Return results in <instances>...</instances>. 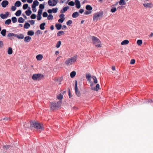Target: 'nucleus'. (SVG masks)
<instances>
[{"instance_id": "c85d7f7f", "label": "nucleus", "mask_w": 153, "mask_h": 153, "mask_svg": "<svg viewBox=\"0 0 153 153\" xmlns=\"http://www.w3.org/2000/svg\"><path fill=\"white\" fill-rule=\"evenodd\" d=\"M27 34L29 36H32L34 35V32L32 30H29L27 32Z\"/></svg>"}, {"instance_id": "a18cd8bd", "label": "nucleus", "mask_w": 153, "mask_h": 153, "mask_svg": "<svg viewBox=\"0 0 153 153\" xmlns=\"http://www.w3.org/2000/svg\"><path fill=\"white\" fill-rule=\"evenodd\" d=\"M91 13V11H85V12L84 13V14L85 15H88L89 14H90Z\"/></svg>"}, {"instance_id": "3c124183", "label": "nucleus", "mask_w": 153, "mask_h": 153, "mask_svg": "<svg viewBox=\"0 0 153 153\" xmlns=\"http://www.w3.org/2000/svg\"><path fill=\"white\" fill-rule=\"evenodd\" d=\"M31 18L33 19H34L36 18V15L34 14H33L31 15L30 16Z\"/></svg>"}, {"instance_id": "c9c22d12", "label": "nucleus", "mask_w": 153, "mask_h": 153, "mask_svg": "<svg viewBox=\"0 0 153 153\" xmlns=\"http://www.w3.org/2000/svg\"><path fill=\"white\" fill-rule=\"evenodd\" d=\"M64 34V32L63 31H59L57 33V35L58 36H60L62 35H63Z\"/></svg>"}, {"instance_id": "680f3d73", "label": "nucleus", "mask_w": 153, "mask_h": 153, "mask_svg": "<svg viewBox=\"0 0 153 153\" xmlns=\"http://www.w3.org/2000/svg\"><path fill=\"white\" fill-rule=\"evenodd\" d=\"M42 17L41 16L38 15L37 17V19L38 20H40L41 19Z\"/></svg>"}, {"instance_id": "72a5a7b5", "label": "nucleus", "mask_w": 153, "mask_h": 153, "mask_svg": "<svg viewBox=\"0 0 153 153\" xmlns=\"http://www.w3.org/2000/svg\"><path fill=\"white\" fill-rule=\"evenodd\" d=\"M6 31L5 29H3L1 31V33L3 36H4L6 35Z\"/></svg>"}, {"instance_id": "cd10ccee", "label": "nucleus", "mask_w": 153, "mask_h": 153, "mask_svg": "<svg viewBox=\"0 0 153 153\" xmlns=\"http://www.w3.org/2000/svg\"><path fill=\"white\" fill-rule=\"evenodd\" d=\"M26 15L27 16H30L32 13V12L30 10H28L25 11Z\"/></svg>"}, {"instance_id": "de8ad7c7", "label": "nucleus", "mask_w": 153, "mask_h": 153, "mask_svg": "<svg viewBox=\"0 0 153 153\" xmlns=\"http://www.w3.org/2000/svg\"><path fill=\"white\" fill-rule=\"evenodd\" d=\"M57 98L58 99L61 100L63 98V96L61 94H60L57 97Z\"/></svg>"}, {"instance_id": "7c9ffc66", "label": "nucleus", "mask_w": 153, "mask_h": 153, "mask_svg": "<svg viewBox=\"0 0 153 153\" xmlns=\"http://www.w3.org/2000/svg\"><path fill=\"white\" fill-rule=\"evenodd\" d=\"M30 26V24L27 23H25L24 25V27L25 29L28 28Z\"/></svg>"}, {"instance_id": "7ed1b4c3", "label": "nucleus", "mask_w": 153, "mask_h": 153, "mask_svg": "<svg viewBox=\"0 0 153 153\" xmlns=\"http://www.w3.org/2000/svg\"><path fill=\"white\" fill-rule=\"evenodd\" d=\"M77 58V55H75L73 57L68 58L65 62V63L67 66H70L75 63Z\"/></svg>"}, {"instance_id": "603ef678", "label": "nucleus", "mask_w": 153, "mask_h": 153, "mask_svg": "<svg viewBox=\"0 0 153 153\" xmlns=\"http://www.w3.org/2000/svg\"><path fill=\"white\" fill-rule=\"evenodd\" d=\"M40 9H43L45 8V6L44 4H40L39 6Z\"/></svg>"}, {"instance_id": "c756f323", "label": "nucleus", "mask_w": 153, "mask_h": 153, "mask_svg": "<svg viewBox=\"0 0 153 153\" xmlns=\"http://www.w3.org/2000/svg\"><path fill=\"white\" fill-rule=\"evenodd\" d=\"M25 20L22 17H20L18 19V22L20 23H22L24 22Z\"/></svg>"}, {"instance_id": "a211bd4d", "label": "nucleus", "mask_w": 153, "mask_h": 153, "mask_svg": "<svg viewBox=\"0 0 153 153\" xmlns=\"http://www.w3.org/2000/svg\"><path fill=\"white\" fill-rule=\"evenodd\" d=\"M62 26L60 24L56 23L55 24V27L58 30H60L62 27Z\"/></svg>"}, {"instance_id": "aec40b11", "label": "nucleus", "mask_w": 153, "mask_h": 153, "mask_svg": "<svg viewBox=\"0 0 153 153\" xmlns=\"http://www.w3.org/2000/svg\"><path fill=\"white\" fill-rule=\"evenodd\" d=\"M85 9L87 10L91 11L92 9V7L90 5H87L85 7Z\"/></svg>"}, {"instance_id": "e2e57ef3", "label": "nucleus", "mask_w": 153, "mask_h": 153, "mask_svg": "<svg viewBox=\"0 0 153 153\" xmlns=\"http://www.w3.org/2000/svg\"><path fill=\"white\" fill-rule=\"evenodd\" d=\"M48 12L49 13H53V11L52 9H49L48 10Z\"/></svg>"}, {"instance_id": "58836bf2", "label": "nucleus", "mask_w": 153, "mask_h": 153, "mask_svg": "<svg viewBox=\"0 0 153 153\" xmlns=\"http://www.w3.org/2000/svg\"><path fill=\"white\" fill-rule=\"evenodd\" d=\"M53 19V16L51 14L49 15L47 17V19L49 20H52Z\"/></svg>"}, {"instance_id": "4c0bfd02", "label": "nucleus", "mask_w": 153, "mask_h": 153, "mask_svg": "<svg viewBox=\"0 0 153 153\" xmlns=\"http://www.w3.org/2000/svg\"><path fill=\"white\" fill-rule=\"evenodd\" d=\"M24 35L22 34L18 35V38L19 39H23L24 38Z\"/></svg>"}, {"instance_id": "9d476101", "label": "nucleus", "mask_w": 153, "mask_h": 153, "mask_svg": "<svg viewBox=\"0 0 153 153\" xmlns=\"http://www.w3.org/2000/svg\"><path fill=\"white\" fill-rule=\"evenodd\" d=\"M143 5L146 8H151L153 6V4L152 3H144L143 4Z\"/></svg>"}, {"instance_id": "a878e982", "label": "nucleus", "mask_w": 153, "mask_h": 153, "mask_svg": "<svg viewBox=\"0 0 153 153\" xmlns=\"http://www.w3.org/2000/svg\"><path fill=\"white\" fill-rule=\"evenodd\" d=\"M76 75V72L75 71H72L70 74V76L71 78H73L75 77Z\"/></svg>"}, {"instance_id": "4d7b16f0", "label": "nucleus", "mask_w": 153, "mask_h": 153, "mask_svg": "<svg viewBox=\"0 0 153 153\" xmlns=\"http://www.w3.org/2000/svg\"><path fill=\"white\" fill-rule=\"evenodd\" d=\"M72 23V22L71 20H68L67 22V24L68 25L71 24Z\"/></svg>"}, {"instance_id": "0e129e2a", "label": "nucleus", "mask_w": 153, "mask_h": 153, "mask_svg": "<svg viewBox=\"0 0 153 153\" xmlns=\"http://www.w3.org/2000/svg\"><path fill=\"white\" fill-rule=\"evenodd\" d=\"M9 148L8 146H3V148L4 150L7 149H8Z\"/></svg>"}, {"instance_id": "4be33fe9", "label": "nucleus", "mask_w": 153, "mask_h": 153, "mask_svg": "<svg viewBox=\"0 0 153 153\" xmlns=\"http://www.w3.org/2000/svg\"><path fill=\"white\" fill-rule=\"evenodd\" d=\"M39 4V2L37 0L34 1L33 2V4L32 5V6H34V7H36V6L38 5Z\"/></svg>"}, {"instance_id": "5fc2aeb1", "label": "nucleus", "mask_w": 153, "mask_h": 153, "mask_svg": "<svg viewBox=\"0 0 153 153\" xmlns=\"http://www.w3.org/2000/svg\"><path fill=\"white\" fill-rule=\"evenodd\" d=\"M116 10V8L115 7H114L111 9V11L112 13L115 12Z\"/></svg>"}, {"instance_id": "6ab92c4d", "label": "nucleus", "mask_w": 153, "mask_h": 153, "mask_svg": "<svg viewBox=\"0 0 153 153\" xmlns=\"http://www.w3.org/2000/svg\"><path fill=\"white\" fill-rule=\"evenodd\" d=\"M69 8V7L68 6L64 7L63 8V9L61 10V12L62 13H63L65 12V11H67V10Z\"/></svg>"}, {"instance_id": "79ce46f5", "label": "nucleus", "mask_w": 153, "mask_h": 153, "mask_svg": "<svg viewBox=\"0 0 153 153\" xmlns=\"http://www.w3.org/2000/svg\"><path fill=\"white\" fill-rule=\"evenodd\" d=\"M53 13H56L57 12L58 10L57 8H54L52 9Z\"/></svg>"}, {"instance_id": "4468645a", "label": "nucleus", "mask_w": 153, "mask_h": 153, "mask_svg": "<svg viewBox=\"0 0 153 153\" xmlns=\"http://www.w3.org/2000/svg\"><path fill=\"white\" fill-rule=\"evenodd\" d=\"M36 57L37 60L40 61L43 58V56L42 54H39L36 56Z\"/></svg>"}, {"instance_id": "f704fd0d", "label": "nucleus", "mask_w": 153, "mask_h": 153, "mask_svg": "<svg viewBox=\"0 0 153 153\" xmlns=\"http://www.w3.org/2000/svg\"><path fill=\"white\" fill-rule=\"evenodd\" d=\"M11 23V20L10 19H8L5 22V24L6 25H9Z\"/></svg>"}, {"instance_id": "f3484780", "label": "nucleus", "mask_w": 153, "mask_h": 153, "mask_svg": "<svg viewBox=\"0 0 153 153\" xmlns=\"http://www.w3.org/2000/svg\"><path fill=\"white\" fill-rule=\"evenodd\" d=\"M79 15V13L78 12H74L72 15V17L74 18H76Z\"/></svg>"}, {"instance_id": "8fccbe9b", "label": "nucleus", "mask_w": 153, "mask_h": 153, "mask_svg": "<svg viewBox=\"0 0 153 153\" xmlns=\"http://www.w3.org/2000/svg\"><path fill=\"white\" fill-rule=\"evenodd\" d=\"M16 9V6H12L11 7V10L13 11H15Z\"/></svg>"}, {"instance_id": "1a4fd4ad", "label": "nucleus", "mask_w": 153, "mask_h": 153, "mask_svg": "<svg viewBox=\"0 0 153 153\" xmlns=\"http://www.w3.org/2000/svg\"><path fill=\"white\" fill-rule=\"evenodd\" d=\"M75 91L76 95L79 97L81 95L80 91L78 90L77 88V82L76 80L75 81Z\"/></svg>"}, {"instance_id": "49530a36", "label": "nucleus", "mask_w": 153, "mask_h": 153, "mask_svg": "<svg viewBox=\"0 0 153 153\" xmlns=\"http://www.w3.org/2000/svg\"><path fill=\"white\" fill-rule=\"evenodd\" d=\"M42 10L39 9L38 12V15L41 16L42 13Z\"/></svg>"}, {"instance_id": "39448f33", "label": "nucleus", "mask_w": 153, "mask_h": 153, "mask_svg": "<svg viewBox=\"0 0 153 153\" xmlns=\"http://www.w3.org/2000/svg\"><path fill=\"white\" fill-rule=\"evenodd\" d=\"M103 13L102 12H99L95 13L93 15V20L97 22L100 20L103 16Z\"/></svg>"}, {"instance_id": "864d4df0", "label": "nucleus", "mask_w": 153, "mask_h": 153, "mask_svg": "<svg viewBox=\"0 0 153 153\" xmlns=\"http://www.w3.org/2000/svg\"><path fill=\"white\" fill-rule=\"evenodd\" d=\"M48 15L47 13L46 12H45L43 13L42 16L43 17H45L47 16Z\"/></svg>"}, {"instance_id": "bb28decb", "label": "nucleus", "mask_w": 153, "mask_h": 153, "mask_svg": "<svg viewBox=\"0 0 153 153\" xmlns=\"http://www.w3.org/2000/svg\"><path fill=\"white\" fill-rule=\"evenodd\" d=\"M126 4L124 0H120L119 1V4L121 5H125Z\"/></svg>"}, {"instance_id": "393cba45", "label": "nucleus", "mask_w": 153, "mask_h": 153, "mask_svg": "<svg viewBox=\"0 0 153 153\" xmlns=\"http://www.w3.org/2000/svg\"><path fill=\"white\" fill-rule=\"evenodd\" d=\"M7 53L9 55L13 53V50L12 49L11 47H9L8 48V50L7 51Z\"/></svg>"}, {"instance_id": "6e6d98bb", "label": "nucleus", "mask_w": 153, "mask_h": 153, "mask_svg": "<svg viewBox=\"0 0 153 153\" xmlns=\"http://www.w3.org/2000/svg\"><path fill=\"white\" fill-rule=\"evenodd\" d=\"M135 60L134 59H132L131 60L130 63L131 64H134L135 63Z\"/></svg>"}, {"instance_id": "473e14b6", "label": "nucleus", "mask_w": 153, "mask_h": 153, "mask_svg": "<svg viewBox=\"0 0 153 153\" xmlns=\"http://www.w3.org/2000/svg\"><path fill=\"white\" fill-rule=\"evenodd\" d=\"M61 44V42L60 41H58L56 45V47L57 48H59Z\"/></svg>"}, {"instance_id": "ddd939ff", "label": "nucleus", "mask_w": 153, "mask_h": 153, "mask_svg": "<svg viewBox=\"0 0 153 153\" xmlns=\"http://www.w3.org/2000/svg\"><path fill=\"white\" fill-rule=\"evenodd\" d=\"M75 5L76 6V7L79 9L81 5L80 4V2L79 0H75Z\"/></svg>"}, {"instance_id": "5701e85b", "label": "nucleus", "mask_w": 153, "mask_h": 153, "mask_svg": "<svg viewBox=\"0 0 153 153\" xmlns=\"http://www.w3.org/2000/svg\"><path fill=\"white\" fill-rule=\"evenodd\" d=\"M21 5V3L19 1H17L15 3V5L16 7H20Z\"/></svg>"}, {"instance_id": "2f4dec72", "label": "nucleus", "mask_w": 153, "mask_h": 153, "mask_svg": "<svg viewBox=\"0 0 153 153\" xmlns=\"http://www.w3.org/2000/svg\"><path fill=\"white\" fill-rule=\"evenodd\" d=\"M21 13V11L20 10H18L15 13L16 15L17 16H20Z\"/></svg>"}, {"instance_id": "052dcab7", "label": "nucleus", "mask_w": 153, "mask_h": 153, "mask_svg": "<svg viewBox=\"0 0 153 153\" xmlns=\"http://www.w3.org/2000/svg\"><path fill=\"white\" fill-rule=\"evenodd\" d=\"M3 45V42L2 41H0V48H1Z\"/></svg>"}, {"instance_id": "13d9d810", "label": "nucleus", "mask_w": 153, "mask_h": 153, "mask_svg": "<svg viewBox=\"0 0 153 153\" xmlns=\"http://www.w3.org/2000/svg\"><path fill=\"white\" fill-rule=\"evenodd\" d=\"M29 22L31 25H33L35 23V21L33 20H30L29 21Z\"/></svg>"}, {"instance_id": "f8f14e48", "label": "nucleus", "mask_w": 153, "mask_h": 153, "mask_svg": "<svg viewBox=\"0 0 153 153\" xmlns=\"http://www.w3.org/2000/svg\"><path fill=\"white\" fill-rule=\"evenodd\" d=\"M8 1H7L4 0L2 1L1 5L3 7L5 8L8 5Z\"/></svg>"}, {"instance_id": "412c9836", "label": "nucleus", "mask_w": 153, "mask_h": 153, "mask_svg": "<svg viewBox=\"0 0 153 153\" xmlns=\"http://www.w3.org/2000/svg\"><path fill=\"white\" fill-rule=\"evenodd\" d=\"M45 23L43 22L40 24V28L42 30H43L45 29Z\"/></svg>"}, {"instance_id": "69168bd1", "label": "nucleus", "mask_w": 153, "mask_h": 153, "mask_svg": "<svg viewBox=\"0 0 153 153\" xmlns=\"http://www.w3.org/2000/svg\"><path fill=\"white\" fill-rule=\"evenodd\" d=\"M65 16L64 14H62L59 16V17L60 18H64Z\"/></svg>"}, {"instance_id": "423d86ee", "label": "nucleus", "mask_w": 153, "mask_h": 153, "mask_svg": "<svg viewBox=\"0 0 153 153\" xmlns=\"http://www.w3.org/2000/svg\"><path fill=\"white\" fill-rule=\"evenodd\" d=\"M44 76L43 74H33L32 76V79L35 81H39L43 78Z\"/></svg>"}, {"instance_id": "20e7f679", "label": "nucleus", "mask_w": 153, "mask_h": 153, "mask_svg": "<svg viewBox=\"0 0 153 153\" xmlns=\"http://www.w3.org/2000/svg\"><path fill=\"white\" fill-rule=\"evenodd\" d=\"M92 43L97 48L101 47V42L99 39L96 37L93 36L92 37Z\"/></svg>"}, {"instance_id": "bf43d9fd", "label": "nucleus", "mask_w": 153, "mask_h": 153, "mask_svg": "<svg viewBox=\"0 0 153 153\" xmlns=\"http://www.w3.org/2000/svg\"><path fill=\"white\" fill-rule=\"evenodd\" d=\"M32 10L34 12H35L36 11V7H34V6H32Z\"/></svg>"}, {"instance_id": "f257e3e1", "label": "nucleus", "mask_w": 153, "mask_h": 153, "mask_svg": "<svg viewBox=\"0 0 153 153\" xmlns=\"http://www.w3.org/2000/svg\"><path fill=\"white\" fill-rule=\"evenodd\" d=\"M86 77L87 80L90 83V86L91 90L97 91L100 89V85L99 84H97L96 86L94 87V84L91 80L92 76H91L90 74H87Z\"/></svg>"}, {"instance_id": "338daca9", "label": "nucleus", "mask_w": 153, "mask_h": 153, "mask_svg": "<svg viewBox=\"0 0 153 153\" xmlns=\"http://www.w3.org/2000/svg\"><path fill=\"white\" fill-rule=\"evenodd\" d=\"M84 10L82 9H81L79 10V12L81 13H82L84 12Z\"/></svg>"}, {"instance_id": "e433bc0d", "label": "nucleus", "mask_w": 153, "mask_h": 153, "mask_svg": "<svg viewBox=\"0 0 153 153\" xmlns=\"http://www.w3.org/2000/svg\"><path fill=\"white\" fill-rule=\"evenodd\" d=\"M137 42L138 45L140 46L142 44V41L141 40L139 39L137 40Z\"/></svg>"}, {"instance_id": "2eb2a0df", "label": "nucleus", "mask_w": 153, "mask_h": 153, "mask_svg": "<svg viewBox=\"0 0 153 153\" xmlns=\"http://www.w3.org/2000/svg\"><path fill=\"white\" fill-rule=\"evenodd\" d=\"M129 43V41L127 40H125L123 41L121 43V44L122 45H126L128 44Z\"/></svg>"}, {"instance_id": "0eeeda50", "label": "nucleus", "mask_w": 153, "mask_h": 153, "mask_svg": "<svg viewBox=\"0 0 153 153\" xmlns=\"http://www.w3.org/2000/svg\"><path fill=\"white\" fill-rule=\"evenodd\" d=\"M60 102H54V103H51V105L50 106V109L51 110H54L57 108H59V107L60 106L59 104H60Z\"/></svg>"}, {"instance_id": "dca6fc26", "label": "nucleus", "mask_w": 153, "mask_h": 153, "mask_svg": "<svg viewBox=\"0 0 153 153\" xmlns=\"http://www.w3.org/2000/svg\"><path fill=\"white\" fill-rule=\"evenodd\" d=\"M31 39V38L29 36L25 37L24 39V41L26 42H28Z\"/></svg>"}, {"instance_id": "b1692460", "label": "nucleus", "mask_w": 153, "mask_h": 153, "mask_svg": "<svg viewBox=\"0 0 153 153\" xmlns=\"http://www.w3.org/2000/svg\"><path fill=\"white\" fill-rule=\"evenodd\" d=\"M92 79L94 81V84H96L97 83V78L94 76H92L91 79Z\"/></svg>"}, {"instance_id": "ea45409f", "label": "nucleus", "mask_w": 153, "mask_h": 153, "mask_svg": "<svg viewBox=\"0 0 153 153\" xmlns=\"http://www.w3.org/2000/svg\"><path fill=\"white\" fill-rule=\"evenodd\" d=\"M12 20L13 23H15L17 22V19L16 17H12Z\"/></svg>"}, {"instance_id": "9b49d317", "label": "nucleus", "mask_w": 153, "mask_h": 153, "mask_svg": "<svg viewBox=\"0 0 153 153\" xmlns=\"http://www.w3.org/2000/svg\"><path fill=\"white\" fill-rule=\"evenodd\" d=\"M9 14V13L8 12H7L5 13V14H1L0 15V16L1 18L3 19H5L7 18Z\"/></svg>"}, {"instance_id": "f03ea898", "label": "nucleus", "mask_w": 153, "mask_h": 153, "mask_svg": "<svg viewBox=\"0 0 153 153\" xmlns=\"http://www.w3.org/2000/svg\"><path fill=\"white\" fill-rule=\"evenodd\" d=\"M30 127H34L37 131H41L43 130V126L38 122L35 121H32L30 122Z\"/></svg>"}, {"instance_id": "37998d69", "label": "nucleus", "mask_w": 153, "mask_h": 153, "mask_svg": "<svg viewBox=\"0 0 153 153\" xmlns=\"http://www.w3.org/2000/svg\"><path fill=\"white\" fill-rule=\"evenodd\" d=\"M28 6V5L27 4H24L23 5V8L24 10H25V9H27V8Z\"/></svg>"}, {"instance_id": "c03bdc74", "label": "nucleus", "mask_w": 153, "mask_h": 153, "mask_svg": "<svg viewBox=\"0 0 153 153\" xmlns=\"http://www.w3.org/2000/svg\"><path fill=\"white\" fill-rule=\"evenodd\" d=\"M14 34L13 33H10L8 34L7 36L10 38L12 36H14Z\"/></svg>"}, {"instance_id": "6e6552de", "label": "nucleus", "mask_w": 153, "mask_h": 153, "mask_svg": "<svg viewBox=\"0 0 153 153\" xmlns=\"http://www.w3.org/2000/svg\"><path fill=\"white\" fill-rule=\"evenodd\" d=\"M57 2L58 0H49L48 3L50 6L53 7L56 5Z\"/></svg>"}, {"instance_id": "09e8293b", "label": "nucleus", "mask_w": 153, "mask_h": 153, "mask_svg": "<svg viewBox=\"0 0 153 153\" xmlns=\"http://www.w3.org/2000/svg\"><path fill=\"white\" fill-rule=\"evenodd\" d=\"M68 4L69 5L71 6H74V2L73 1H71L70 2H69Z\"/></svg>"}, {"instance_id": "a19ab883", "label": "nucleus", "mask_w": 153, "mask_h": 153, "mask_svg": "<svg viewBox=\"0 0 153 153\" xmlns=\"http://www.w3.org/2000/svg\"><path fill=\"white\" fill-rule=\"evenodd\" d=\"M65 19V18H60L58 20V22L60 23H62Z\"/></svg>"}, {"instance_id": "774afa93", "label": "nucleus", "mask_w": 153, "mask_h": 153, "mask_svg": "<svg viewBox=\"0 0 153 153\" xmlns=\"http://www.w3.org/2000/svg\"><path fill=\"white\" fill-rule=\"evenodd\" d=\"M25 127L27 128L29 126V124H28L26 123L24 125Z\"/></svg>"}]
</instances>
